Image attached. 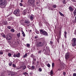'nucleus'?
<instances>
[{
	"mask_svg": "<svg viewBox=\"0 0 76 76\" xmlns=\"http://www.w3.org/2000/svg\"><path fill=\"white\" fill-rule=\"evenodd\" d=\"M6 6V4L5 3V1L0 0V7L1 8H4Z\"/></svg>",
	"mask_w": 76,
	"mask_h": 76,
	"instance_id": "1",
	"label": "nucleus"
},
{
	"mask_svg": "<svg viewBox=\"0 0 76 76\" xmlns=\"http://www.w3.org/2000/svg\"><path fill=\"white\" fill-rule=\"evenodd\" d=\"M13 13L15 16H20V10L19 9H17L15 10Z\"/></svg>",
	"mask_w": 76,
	"mask_h": 76,
	"instance_id": "2",
	"label": "nucleus"
},
{
	"mask_svg": "<svg viewBox=\"0 0 76 76\" xmlns=\"http://www.w3.org/2000/svg\"><path fill=\"white\" fill-rule=\"evenodd\" d=\"M72 42L71 43V45L72 47L76 46V38H73L72 40Z\"/></svg>",
	"mask_w": 76,
	"mask_h": 76,
	"instance_id": "3",
	"label": "nucleus"
},
{
	"mask_svg": "<svg viewBox=\"0 0 76 76\" xmlns=\"http://www.w3.org/2000/svg\"><path fill=\"white\" fill-rule=\"evenodd\" d=\"M27 3L30 6H33L34 5L35 0H28L27 1Z\"/></svg>",
	"mask_w": 76,
	"mask_h": 76,
	"instance_id": "4",
	"label": "nucleus"
},
{
	"mask_svg": "<svg viewBox=\"0 0 76 76\" xmlns=\"http://www.w3.org/2000/svg\"><path fill=\"white\" fill-rule=\"evenodd\" d=\"M40 33L41 34L44 35L48 36V33L45 30L42 29H41L40 31Z\"/></svg>",
	"mask_w": 76,
	"mask_h": 76,
	"instance_id": "5",
	"label": "nucleus"
},
{
	"mask_svg": "<svg viewBox=\"0 0 76 76\" xmlns=\"http://www.w3.org/2000/svg\"><path fill=\"white\" fill-rule=\"evenodd\" d=\"M24 23H26V26H30L31 25V22H30V21L28 20H25Z\"/></svg>",
	"mask_w": 76,
	"mask_h": 76,
	"instance_id": "6",
	"label": "nucleus"
},
{
	"mask_svg": "<svg viewBox=\"0 0 76 76\" xmlns=\"http://www.w3.org/2000/svg\"><path fill=\"white\" fill-rule=\"evenodd\" d=\"M44 43H42L41 42H38L37 45V47H42L43 46H44Z\"/></svg>",
	"mask_w": 76,
	"mask_h": 76,
	"instance_id": "7",
	"label": "nucleus"
},
{
	"mask_svg": "<svg viewBox=\"0 0 76 76\" xmlns=\"http://www.w3.org/2000/svg\"><path fill=\"white\" fill-rule=\"evenodd\" d=\"M20 55L19 53H15L13 55V57H18L19 58V57H20Z\"/></svg>",
	"mask_w": 76,
	"mask_h": 76,
	"instance_id": "8",
	"label": "nucleus"
},
{
	"mask_svg": "<svg viewBox=\"0 0 76 76\" xmlns=\"http://www.w3.org/2000/svg\"><path fill=\"white\" fill-rule=\"evenodd\" d=\"M6 39L7 40H10L12 39V37L10 36V34H9L7 35Z\"/></svg>",
	"mask_w": 76,
	"mask_h": 76,
	"instance_id": "9",
	"label": "nucleus"
},
{
	"mask_svg": "<svg viewBox=\"0 0 76 76\" xmlns=\"http://www.w3.org/2000/svg\"><path fill=\"white\" fill-rule=\"evenodd\" d=\"M69 57H70V53H67L65 55V59L66 60L68 59L69 58Z\"/></svg>",
	"mask_w": 76,
	"mask_h": 76,
	"instance_id": "10",
	"label": "nucleus"
},
{
	"mask_svg": "<svg viewBox=\"0 0 76 76\" xmlns=\"http://www.w3.org/2000/svg\"><path fill=\"white\" fill-rule=\"evenodd\" d=\"M26 12H27V10H24L23 12V15H26Z\"/></svg>",
	"mask_w": 76,
	"mask_h": 76,
	"instance_id": "11",
	"label": "nucleus"
},
{
	"mask_svg": "<svg viewBox=\"0 0 76 76\" xmlns=\"http://www.w3.org/2000/svg\"><path fill=\"white\" fill-rule=\"evenodd\" d=\"M35 66H32L31 67V66H29L28 67L29 68V69L30 68H31V70H34V69H35Z\"/></svg>",
	"mask_w": 76,
	"mask_h": 76,
	"instance_id": "12",
	"label": "nucleus"
},
{
	"mask_svg": "<svg viewBox=\"0 0 76 76\" xmlns=\"http://www.w3.org/2000/svg\"><path fill=\"white\" fill-rule=\"evenodd\" d=\"M69 9L70 10V12H73V11L74 10V9H73V8H72V7L71 6H70L69 7Z\"/></svg>",
	"mask_w": 76,
	"mask_h": 76,
	"instance_id": "13",
	"label": "nucleus"
},
{
	"mask_svg": "<svg viewBox=\"0 0 76 76\" xmlns=\"http://www.w3.org/2000/svg\"><path fill=\"white\" fill-rule=\"evenodd\" d=\"M30 17V19L31 20H34V15H31Z\"/></svg>",
	"mask_w": 76,
	"mask_h": 76,
	"instance_id": "14",
	"label": "nucleus"
},
{
	"mask_svg": "<svg viewBox=\"0 0 76 76\" xmlns=\"http://www.w3.org/2000/svg\"><path fill=\"white\" fill-rule=\"evenodd\" d=\"M17 36L18 38H20V33H19L17 34Z\"/></svg>",
	"mask_w": 76,
	"mask_h": 76,
	"instance_id": "15",
	"label": "nucleus"
},
{
	"mask_svg": "<svg viewBox=\"0 0 76 76\" xmlns=\"http://www.w3.org/2000/svg\"><path fill=\"white\" fill-rule=\"evenodd\" d=\"M1 37H3L4 38H6V36L5 35V34H4L2 33L1 34Z\"/></svg>",
	"mask_w": 76,
	"mask_h": 76,
	"instance_id": "16",
	"label": "nucleus"
},
{
	"mask_svg": "<svg viewBox=\"0 0 76 76\" xmlns=\"http://www.w3.org/2000/svg\"><path fill=\"white\" fill-rule=\"evenodd\" d=\"M74 16H75L76 15V9H75L74 12H73Z\"/></svg>",
	"mask_w": 76,
	"mask_h": 76,
	"instance_id": "17",
	"label": "nucleus"
},
{
	"mask_svg": "<svg viewBox=\"0 0 76 76\" xmlns=\"http://www.w3.org/2000/svg\"><path fill=\"white\" fill-rule=\"evenodd\" d=\"M3 23L4 25H7V22L5 21H4Z\"/></svg>",
	"mask_w": 76,
	"mask_h": 76,
	"instance_id": "18",
	"label": "nucleus"
},
{
	"mask_svg": "<svg viewBox=\"0 0 76 76\" xmlns=\"http://www.w3.org/2000/svg\"><path fill=\"white\" fill-rule=\"evenodd\" d=\"M53 75V69H52L50 72V75L51 76Z\"/></svg>",
	"mask_w": 76,
	"mask_h": 76,
	"instance_id": "19",
	"label": "nucleus"
},
{
	"mask_svg": "<svg viewBox=\"0 0 76 76\" xmlns=\"http://www.w3.org/2000/svg\"><path fill=\"white\" fill-rule=\"evenodd\" d=\"M23 75H24V76H26V75H28V74L26 73V72H24L23 73Z\"/></svg>",
	"mask_w": 76,
	"mask_h": 76,
	"instance_id": "20",
	"label": "nucleus"
},
{
	"mask_svg": "<svg viewBox=\"0 0 76 76\" xmlns=\"http://www.w3.org/2000/svg\"><path fill=\"white\" fill-rule=\"evenodd\" d=\"M64 34L65 37L66 38L67 36V32L66 31H64Z\"/></svg>",
	"mask_w": 76,
	"mask_h": 76,
	"instance_id": "21",
	"label": "nucleus"
},
{
	"mask_svg": "<svg viewBox=\"0 0 76 76\" xmlns=\"http://www.w3.org/2000/svg\"><path fill=\"white\" fill-rule=\"evenodd\" d=\"M59 14H60L61 16H64V15L62 13H61V12H59Z\"/></svg>",
	"mask_w": 76,
	"mask_h": 76,
	"instance_id": "22",
	"label": "nucleus"
},
{
	"mask_svg": "<svg viewBox=\"0 0 76 76\" xmlns=\"http://www.w3.org/2000/svg\"><path fill=\"white\" fill-rule=\"evenodd\" d=\"M28 54L27 53H25V54L23 56V57L24 58H25L26 57H27V55Z\"/></svg>",
	"mask_w": 76,
	"mask_h": 76,
	"instance_id": "23",
	"label": "nucleus"
},
{
	"mask_svg": "<svg viewBox=\"0 0 76 76\" xmlns=\"http://www.w3.org/2000/svg\"><path fill=\"white\" fill-rule=\"evenodd\" d=\"M10 30L11 32H15V29L13 28H12Z\"/></svg>",
	"mask_w": 76,
	"mask_h": 76,
	"instance_id": "24",
	"label": "nucleus"
},
{
	"mask_svg": "<svg viewBox=\"0 0 76 76\" xmlns=\"http://www.w3.org/2000/svg\"><path fill=\"white\" fill-rule=\"evenodd\" d=\"M55 64H54V63L53 62L52 63V68L53 69V68H54V66H55Z\"/></svg>",
	"mask_w": 76,
	"mask_h": 76,
	"instance_id": "25",
	"label": "nucleus"
},
{
	"mask_svg": "<svg viewBox=\"0 0 76 76\" xmlns=\"http://www.w3.org/2000/svg\"><path fill=\"white\" fill-rule=\"evenodd\" d=\"M22 34H23V37H25V33H24V32L23 31L22 33Z\"/></svg>",
	"mask_w": 76,
	"mask_h": 76,
	"instance_id": "26",
	"label": "nucleus"
},
{
	"mask_svg": "<svg viewBox=\"0 0 76 76\" xmlns=\"http://www.w3.org/2000/svg\"><path fill=\"white\" fill-rule=\"evenodd\" d=\"M52 7H53L54 8H56L57 7V5H53V6Z\"/></svg>",
	"mask_w": 76,
	"mask_h": 76,
	"instance_id": "27",
	"label": "nucleus"
},
{
	"mask_svg": "<svg viewBox=\"0 0 76 76\" xmlns=\"http://www.w3.org/2000/svg\"><path fill=\"white\" fill-rule=\"evenodd\" d=\"M73 58L71 57L70 58H69V61H72L73 60Z\"/></svg>",
	"mask_w": 76,
	"mask_h": 76,
	"instance_id": "28",
	"label": "nucleus"
},
{
	"mask_svg": "<svg viewBox=\"0 0 76 76\" xmlns=\"http://www.w3.org/2000/svg\"><path fill=\"white\" fill-rule=\"evenodd\" d=\"M9 64V66H12V63L11 62H10Z\"/></svg>",
	"mask_w": 76,
	"mask_h": 76,
	"instance_id": "29",
	"label": "nucleus"
},
{
	"mask_svg": "<svg viewBox=\"0 0 76 76\" xmlns=\"http://www.w3.org/2000/svg\"><path fill=\"white\" fill-rule=\"evenodd\" d=\"M63 3H64V4H66V1L65 0H63Z\"/></svg>",
	"mask_w": 76,
	"mask_h": 76,
	"instance_id": "30",
	"label": "nucleus"
},
{
	"mask_svg": "<svg viewBox=\"0 0 76 76\" xmlns=\"http://www.w3.org/2000/svg\"><path fill=\"white\" fill-rule=\"evenodd\" d=\"M22 67H23V66H21L20 67H18V69H22Z\"/></svg>",
	"mask_w": 76,
	"mask_h": 76,
	"instance_id": "31",
	"label": "nucleus"
},
{
	"mask_svg": "<svg viewBox=\"0 0 76 76\" xmlns=\"http://www.w3.org/2000/svg\"><path fill=\"white\" fill-rule=\"evenodd\" d=\"M8 55L9 57H11V56H12V54H11V53H8Z\"/></svg>",
	"mask_w": 76,
	"mask_h": 76,
	"instance_id": "32",
	"label": "nucleus"
},
{
	"mask_svg": "<svg viewBox=\"0 0 76 76\" xmlns=\"http://www.w3.org/2000/svg\"><path fill=\"white\" fill-rule=\"evenodd\" d=\"M10 20H9L10 21V20H13V18L12 17H10Z\"/></svg>",
	"mask_w": 76,
	"mask_h": 76,
	"instance_id": "33",
	"label": "nucleus"
},
{
	"mask_svg": "<svg viewBox=\"0 0 76 76\" xmlns=\"http://www.w3.org/2000/svg\"><path fill=\"white\" fill-rule=\"evenodd\" d=\"M26 45L27 47H30V44H26Z\"/></svg>",
	"mask_w": 76,
	"mask_h": 76,
	"instance_id": "34",
	"label": "nucleus"
},
{
	"mask_svg": "<svg viewBox=\"0 0 76 76\" xmlns=\"http://www.w3.org/2000/svg\"><path fill=\"white\" fill-rule=\"evenodd\" d=\"M39 72H42V69L41 68H39Z\"/></svg>",
	"mask_w": 76,
	"mask_h": 76,
	"instance_id": "35",
	"label": "nucleus"
},
{
	"mask_svg": "<svg viewBox=\"0 0 76 76\" xmlns=\"http://www.w3.org/2000/svg\"><path fill=\"white\" fill-rule=\"evenodd\" d=\"M26 69V66H24V67L22 68L23 70H25V69Z\"/></svg>",
	"mask_w": 76,
	"mask_h": 76,
	"instance_id": "36",
	"label": "nucleus"
},
{
	"mask_svg": "<svg viewBox=\"0 0 76 76\" xmlns=\"http://www.w3.org/2000/svg\"><path fill=\"white\" fill-rule=\"evenodd\" d=\"M11 75L12 76H13V75H15V73L12 72V73H11Z\"/></svg>",
	"mask_w": 76,
	"mask_h": 76,
	"instance_id": "37",
	"label": "nucleus"
},
{
	"mask_svg": "<svg viewBox=\"0 0 76 76\" xmlns=\"http://www.w3.org/2000/svg\"><path fill=\"white\" fill-rule=\"evenodd\" d=\"M47 66L48 67H50V64H47Z\"/></svg>",
	"mask_w": 76,
	"mask_h": 76,
	"instance_id": "38",
	"label": "nucleus"
},
{
	"mask_svg": "<svg viewBox=\"0 0 76 76\" xmlns=\"http://www.w3.org/2000/svg\"><path fill=\"white\" fill-rule=\"evenodd\" d=\"M7 28H8L9 29H11V27L10 26H8L7 27Z\"/></svg>",
	"mask_w": 76,
	"mask_h": 76,
	"instance_id": "39",
	"label": "nucleus"
},
{
	"mask_svg": "<svg viewBox=\"0 0 76 76\" xmlns=\"http://www.w3.org/2000/svg\"><path fill=\"white\" fill-rule=\"evenodd\" d=\"M66 72H64L63 73V75H64V76H65V75H66Z\"/></svg>",
	"mask_w": 76,
	"mask_h": 76,
	"instance_id": "40",
	"label": "nucleus"
},
{
	"mask_svg": "<svg viewBox=\"0 0 76 76\" xmlns=\"http://www.w3.org/2000/svg\"><path fill=\"white\" fill-rule=\"evenodd\" d=\"M74 34H75L76 35V30H75L74 33Z\"/></svg>",
	"mask_w": 76,
	"mask_h": 76,
	"instance_id": "41",
	"label": "nucleus"
},
{
	"mask_svg": "<svg viewBox=\"0 0 76 76\" xmlns=\"http://www.w3.org/2000/svg\"><path fill=\"white\" fill-rule=\"evenodd\" d=\"M41 51H42V50H39L38 52V53H39V54H41Z\"/></svg>",
	"mask_w": 76,
	"mask_h": 76,
	"instance_id": "42",
	"label": "nucleus"
},
{
	"mask_svg": "<svg viewBox=\"0 0 76 76\" xmlns=\"http://www.w3.org/2000/svg\"><path fill=\"white\" fill-rule=\"evenodd\" d=\"M3 51H0V54H3Z\"/></svg>",
	"mask_w": 76,
	"mask_h": 76,
	"instance_id": "43",
	"label": "nucleus"
},
{
	"mask_svg": "<svg viewBox=\"0 0 76 76\" xmlns=\"http://www.w3.org/2000/svg\"><path fill=\"white\" fill-rule=\"evenodd\" d=\"M12 66L14 67H16V65L14 64H12Z\"/></svg>",
	"mask_w": 76,
	"mask_h": 76,
	"instance_id": "44",
	"label": "nucleus"
},
{
	"mask_svg": "<svg viewBox=\"0 0 76 76\" xmlns=\"http://www.w3.org/2000/svg\"><path fill=\"white\" fill-rule=\"evenodd\" d=\"M73 76H76V74L75 73H73Z\"/></svg>",
	"mask_w": 76,
	"mask_h": 76,
	"instance_id": "45",
	"label": "nucleus"
},
{
	"mask_svg": "<svg viewBox=\"0 0 76 76\" xmlns=\"http://www.w3.org/2000/svg\"><path fill=\"white\" fill-rule=\"evenodd\" d=\"M37 38H38V36H36L35 37V39H37Z\"/></svg>",
	"mask_w": 76,
	"mask_h": 76,
	"instance_id": "46",
	"label": "nucleus"
},
{
	"mask_svg": "<svg viewBox=\"0 0 76 76\" xmlns=\"http://www.w3.org/2000/svg\"><path fill=\"white\" fill-rule=\"evenodd\" d=\"M20 6H22V4L21 3H20Z\"/></svg>",
	"mask_w": 76,
	"mask_h": 76,
	"instance_id": "47",
	"label": "nucleus"
},
{
	"mask_svg": "<svg viewBox=\"0 0 76 76\" xmlns=\"http://www.w3.org/2000/svg\"><path fill=\"white\" fill-rule=\"evenodd\" d=\"M32 63L33 64H34V65H35V63L33 61Z\"/></svg>",
	"mask_w": 76,
	"mask_h": 76,
	"instance_id": "48",
	"label": "nucleus"
},
{
	"mask_svg": "<svg viewBox=\"0 0 76 76\" xmlns=\"http://www.w3.org/2000/svg\"><path fill=\"white\" fill-rule=\"evenodd\" d=\"M33 61H36V59H35V58L33 59Z\"/></svg>",
	"mask_w": 76,
	"mask_h": 76,
	"instance_id": "49",
	"label": "nucleus"
},
{
	"mask_svg": "<svg viewBox=\"0 0 76 76\" xmlns=\"http://www.w3.org/2000/svg\"><path fill=\"white\" fill-rule=\"evenodd\" d=\"M50 44H53V42L51 41H50Z\"/></svg>",
	"mask_w": 76,
	"mask_h": 76,
	"instance_id": "50",
	"label": "nucleus"
},
{
	"mask_svg": "<svg viewBox=\"0 0 76 76\" xmlns=\"http://www.w3.org/2000/svg\"><path fill=\"white\" fill-rule=\"evenodd\" d=\"M36 63H37V64H38V61H37V62H36Z\"/></svg>",
	"mask_w": 76,
	"mask_h": 76,
	"instance_id": "51",
	"label": "nucleus"
},
{
	"mask_svg": "<svg viewBox=\"0 0 76 76\" xmlns=\"http://www.w3.org/2000/svg\"><path fill=\"white\" fill-rule=\"evenodd\" d=\"M51 10H53V9H51Z\"/></svg>",
	"mask_w": 76,
	"mask_h": 76,
	"instance_id": "52",
	"label": "nucleus"
},
{
	"mask_svg": "<svg viewBox=\"0 0 76 76\" xmlns=\"http://www.w3.org/2000/svg\"><path fill=\"white\" fill-rule=\"evenodd\" d=\"M74 1V0H73V1Z\"/></svg>",
	"mask_w": 76,
	"mask_h": 76,
	"instance_id": "53",
	"label": "nucleus"
},
{
	"mask_svg": "<svg viewBox=\"0 0 76 76\" xmlns=\"http://www.w3.org/2000/svg\"><path fill=\"white\" fill-rule=\"evenodd\" d=\"M44 50H45V49L43 51H44Z\"/></svg>",
	"mask_w": 76,
	"mask_h": 76,
	"instance_id": "54",
	"label": "nucleus"
},
{
	"mask_svg": "<svg viewBox=\"0 0 76 76\" xmlns=\"http://www.w3.org/2000/svg\"><path fill=\"white\" fill-rule=\"evenodd\" d=\"M9 75H10V74H9Z\"/></svg>",
	"mask_w": 76,
	"mask_h": 76,
	"instance_id": "55",
	"label": "nucleus"
},
{
	"mask_svg": "<svg viewBox=\"0 0 76 76\" xmlns=\"http://www.w3.org/2000/svg\"><path fill=\"white\" fill-rule=\"evenodd\" d=\"M21 23H22L21 22H20Z\"/></svg>",
	"mask_w": 76,
	"mask_h": 76,
	"instance_id": "56",
	"label": "nucleus"
},
{
	"mask_svg": "<svg viewBox=\"0 0 76 76\" xmlns=\"http://www.w3.org/2000/svg\"><path fill=\"white\" fill-rule=\"evenodd\" d=\"M22 1H21V2H22Z\"/></svg>",
	"mask_w": 76,
	"mask_h": 76,
	"instance_id": "57",
	"label": "nucleus"
}]
</instances>
